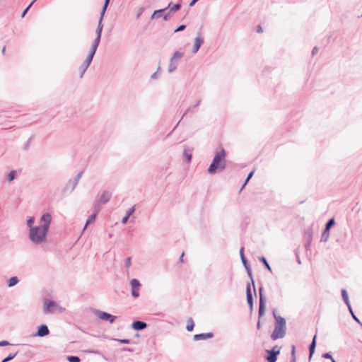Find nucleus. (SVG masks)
Returning <instances> with one entry per match:
<instances>
[{"label": "nucleus", "instance_id": "obj_1", "mask_svg": "<svg viewBox=\"0 0 362 362\" xmlns=\"http://www.w3.org/2000/svg\"><path fill=\"white\" fill-rule=\"evenodd\" d=\"M51 221V215L49 213L45 214L40 218V226L30 229L29 237L33 243L38 244L46 241Z\"/></svg>", "mask_w": 362, "mask_h": 362}, {"label": "nucleus", "instance_id": "obj_2", "mask_svg": "<svg viewBox=\"0 0 362 362\" xmlns=\"http://www.w3.org/2000/svg\"><path fill=\"white\" fill-rule=\"evenodd\" d=\"M226 157V152L223 148L221 151L217 152L214 158L208 168V173L209 174H214L218 170H223L226 168V161L224 160Z\"/></svg>", "mask_w": 362, "mask_h": 362}, {"label": "nucleus", "instance_id": "obj_3", "mask_svg": "<svg viewBox=\"0 0 362 362\" xmlns=\"http://www.w3.org/2000/svg\"><path fill=\"white\" fill-rule=\"evenodd\" d=\"M276 324L272 334V340L275 341L284 337L286 334V320L281 317H275Z\"/></svg>", "mask_w": 362, "mask_h": 362}, {"label": "nucleus", "instance_id": "obj_4", "mask_svg": "<svg viewBox=\"0 0 362 362\" xmlns=\"http://www.w3.org/2000/svg\"><path fill=\"white\" fill-rule=\"evenodd\" d=\"M83 171L79 172L74 179H70L65 185L62 189L63 194H71L76 187L77 186L78 181L81 178L83 175Z\"/></svg>", "mask_w": 362, "mask_h": 362}, {"label": "nucleus", "instance_id": "obj_5", "mask_svg": "<svg viewBox=\"0 0 362 362\" xmlns=\"http://www.w3.org/2000/svg\"><path fill=\"white\" fill-rule=\"evenodd\" d=\"M184 53L180 51H176L173 54L170 59L168 71L169 73H172L175 71L177 68L179 61L183 57Z\"/></svg>", "mask_w": 362, "mask_h": 362}, {"label": "nucleus", "instance_id": "obj_6", "mask_svg": "<svg viewBox=\"0 0 362 362\" xmlns=\"http://www.w3.org/2000/svg\"><path fill=\"white\" fill-rule=\"evenodd\" d=\"M62 308L58 305V304L56 302L54 301H49V300H45L44 302V313H57V312H62Z\"/></svg>", "mask_w": 362, "mask_h": 362}, {"label": "nucleus", "instance_id": "obj_7", "mask_svg": "<svg viewBox=\"0 0 362 362\" xmlns=\"http://www.w3.org/2000/svg\"><path fill=\"white\" fill-rule=\"evenodd\" d=\"M103 17H102V15H100L98 25L96 30H95L96 37L95 38V40H93V42L92 43V44L98 45V46L99 45L100 40H101V35H102V31H103Z\"/></svg>", "mask_w": 362, "mask_h": 362}, {"label": "nucleus", "instance_id": "obj_8", "mask_svg": "<svg viewBox=\"0 0 362 362\" xmlns=\"http://www.w3.org/2000/svg\"><path fill=\"white\" fill-rule=\"evenodd\" d=\"M112 193L110 190H103L100 194L98 196L97 204H106L110 200Z\"/></svg>", "mask_w": 362, "mask_h": 362}, {"label": "nucleus", "instance_id": "obj_9", "mask_svg": "<svg viewBox=\"0 0 362 362\" xmlns=\"http://www.w3.org/2000/svg\"><path fill=\"white\" fill-rule=\"evenodd\" d=\"M280 353L279 349L275 346L272 351H269V355L267 357V362H276V356Z\"/></svg>", "mask_w": 362, "mask_h": 362}, {"label": "nucleus", "instance_id": "obj_10", "mask_svg": "<svg viewBox=\"0 0 362 362\" xmlns=\"http://www.w3.org/2000/svg\"><path fill=\"white\" fill-rule=\"evenodd\" d=\"M131 286H132V293L134 297H138L139 296V288L141 286L140 283L136 279H132L131 281Z\"/></svg>", "mask_w": 362, "mask_h": 362}, {"label": "nucleus", "instance_id": "obj_11", "mask_svg": "<svg viewBox=\"0 0 362 362\" xmlns=\"http://www.w3.org/2000/svg\"><path fill=\"white\" fill-rule=\"evenodd\" d=\"M98 45L92 44L90 50L86 60L84 61V62L88 64V65L90 64V63L93 59V57L96 52V50L98 49Z\"/></svg>", "mask_w": 362, "mask_h": 362}, {"label": "nucleus", "instance_id": "obj_12", "mask_svg": "<svg viewBox=\"0 0 362 362\" xmlns=\"http://www.w3.org/2000/svg\"><path fill=\"white\" fill-rule=\"evenodd\" d=\"M204 42V38L201 36V34L200 33H199V35L195 38L194 40V47H193V53H197L201 45L203 44Z\"/></svg>", "mask_w": 362, "mask_h": 362}, {"label": "nucleus", "instance_id": "obj_13", "mask_svg": "<svg viewBox=\"0 0 362 362\" xmlns=\"http://www.w3.org/2000/svg\"><path fill=\"white\" fill-rule=\"evenodd\" d=\"M98 317L100 319L103 320H110V322L111 323H112L114 322L115 318V316H112L110 314L105 313V312H100L98 314Z\"/></svg>", "mask_w": 362, "mask_h": 362}, {"label": "nucleus", "instance_id": "obj_14", "mask_svg": "<svg viewBox=\"0 0 362 362\" xmlns=\"http://www.w3.org/2000/svg\"><path fill=\"white\" fill-rule=\"evenodd\" d=\"M170 5H172L171 3H170L168 6L165 8H163V9H159V10H156L155 11L153 14L151 15V18L153 19V18H160L163 15V13H164L166 10L168 9V8L170 6Z\"/></svg>", "mask_w": 362, "mask_h": 362}, {"label": "nucleus", "instance_id": "obj_15", "mask_svg": "<svg viewBox=\"0 0 362 362\" xmlns=\"http://www.w3.org/2000/svg\"><path fill=\"white\" fill-rule=\"evenodd\" d=\"M213 337V334L212 333H206V334H195L194 336V340H202V339H209V338H211Z\"/></svg>", "mask_w": 362, "mask_h": 362}, {"label": "nucleus", "instance_id": "obj_16", "mask_svg": "<svg viewBox=\"0 0 362 362\" xmlns=\"http://www.w3.org/2000/svg\"><path fill=\"white\" fill-rule=\"evenodd\" d=\"M49 334V329L46 325H41L38 328L37 335L40 337H44Z\"/></svg>", "mask_w": 362, "mask_h": 362}, {"label": "nucleus", "instance_id": "obj_17", "mask_svg": "<svg viewBox=\"0 0 362 362\" xmlns=\"http://www.w3.org/2000/svg\"><path fill=\"white\" fill-rule=\"evenodd\" d=\"M146 327V324L145 322L141 321L134 322L132 325V327L136 330H141L144 329Z\"/></svg>", "mask_w": 362, "mask_h": 362}, {"label": "nucleus", "instance_id": "obj_18", "mask_svg": "<svg viewBox=\"0 0 362 362\" xmlns=\"http://www.w3.org/2000/svg\"><path fill=\"white\" fill-rule=\"evenodd\" d=\"M202 100L199 99L197 101L196 104L193 106L189 107L187 110L183 114L182 119L188 113V112H194V110L197 108L201 103Z\"/></svg>", "mask_w": 362, "mask_h": 362}, {"label": "nucleus", "instance_id": "obj_19", "mask_svg": "<svg viewBox=\"0 0 362 362\" xmlns=\"http://www.w3.org/2000/svg\"><path fill=\"white\" fill-rule=\"evenodd\" d=\"M265 308H264V302L262 297H260L259 300V318L260 319L264 314Z\"/></svg>", "mask_w": 362, "mask_h": 362}, {"label": "nucleus", "instance_id": "obj_20", "mask_svg": "<svg viewBox=\"0 0 362 362\" xmlns=\"http://www.w3.org/2000/svg\"><path fill=\"white\" fill-rule=\"evenodd\" d=\"M334 224V218H332V219H330V220L328 221V223H327V226H326L325 231V233H324V234H323V235H322V238H324L325 235H327V237H328V235H329V233H328V231H329V228H331Z\"/></svg>", "mask_w": 362, "mask_h": 362}, {"label": "nucleus", "instance_id": "obj_21", "mask_svg": "<svg viewBox=\"0 0 362 362\" xmlns=\"http://www.w3.org/2000/svg\"><path fill=\"white\" fill-rule=\"evenodd\" d=\"M90 65H88V64L85 63L84 62L83 64L79 66V71H80V77L82 78L83 74H85L86 71Z\"/></svg>", "mask_w": 362, "mask_h": 362}, {"label": "nucleus", "instance_id": "obj_22", "mask_svg": "<svg viewBox=\"0 0 362 362\" xmlns=\"http://www.w3.org/2000/svg\"><path fill=\"white\" fill-rule=\"evenodd\" d=\"M316 337L317 336L315 335L314 337H313V340L310 346V358L312 357L313 353H314V351H315V344H316Z\"/></svg>", "mask_w": 362, "mask_h": 362}, {"label": "nucleus", "instance_id": "obj_23", "mask_svg": "<svg viewBox=\"0 0 362 362\" xmlns=\"http://www.w3.org/2000/svg\"><path fill=\"white\" fill-rule=\"evenodd\" d=\"M194 326V321L192 320V318H190L187 321L186 329H187V331L191 332V331L193 330Z\"/></svg>", "mask_w": 362, "mask_h": 362}, {"label": "nucleus", "instance_id": "obj_24", "mask_svg": "<svg viewBox=\"0 0 362 362\" xmlns=\"http://www.w3.org/2000/svg\"><path fill=\"white\" fill-rule=\"evenodd\" d=\"M181 8L180 4H175L173 6H171L168 8H170V12H176L179 11Z\"/></svg>", "mask_w": 362, "mask_h": 362}, {"label": "nucleus", "instance_id": "obj_25", "mask_svg": "<svg viewBox=\"0 0 362 362\" xmlns=\"http://www.w3.org/2000/svg\"><path fill=\"white\" fill-rule=\"evenodd\" d=\"M134 211V207L133 206V207H132V208L129 209V212H128L127 215V216H125L122 218V223H123V224H125V223H127V220H128V218H129V216H130V215H131Z\"/></svg>", "mask_w": 362, "mask_h": 362}, {"label": "nucleus", "instance_id": "obj_26", "mask_svg": "<svg viewBox=\"0 0 362 362\" xmlns=\"http://www.w3.org/2000/svg\"><path fill=\"white\" fill-rule=\"evenodd\" d=\"M18 282V278L16 276L11 277L8 281V286L11 287L17 284Z\"/></svg>", "mask_w": 362, "mask_h": 362}, {"label": "nucleus", "instance_id": "obj_27", "mask_svg": "<svg viewBox=\"0 0 362 362\" xmlns=\"http://www.w3.org/2000/svg\"><path fill=\"white\" fill-rule=\"evenodd\" d=\"M247 299L248 303L250 305H252V295H251V293H250V288L249 286L247 288Z\"/></svg>", "mask_w": 362, "mask_h": 362}, {"label": "nucleus", "instance_id": "obj_28", "mask_svg": "<svg viewBox=\"0 0 362 362\" xmlns=\"http://www.w3.org/2000/svg\"><path fill=\"white\" fill-rule=\"evenodd\" d=\"M16 175V172L15 170H11L7 176L8 181L11 182L12 181Z\"/></svg>", "mask_w": 362, "mask_h": 362}, {"label": "nucleus", "instance_id": "obj_29", "mask_svg": "<svg viewBox=\"0 0 362 362\" xmlns=\"http://www.w3.org/2000/svg\"><path fill=\"white\" fill-rule=\"evenodd\" d=\"M95 216H96V215H95V214H94L91 215V216L88 218V220H87V221H86V226H85V227H84V229L87 227V226H88V224H90V223H93V222L95 221Z\"/></svg>", "mask_w": 362, "mask_h": 362}, {"label": "nucleus", "instance_id": "obj_30", "mask_svg": "<svg viewBox=\"0 0 362 362\" xmlns=\"http://www.w3.org/2000/svg\"><path fill=\"white\" fill-rule=\"evenodd\" d=\"M109 3H110V0H105V3H104V6L103 7V9L100 12V15H102V17L104 16V14L105 13V11L109 5Z\"/></svg>", "mask_w": 362, "mask_h": 362}, {"label": "nucleus", "instance_id": "obj_31", "mask_svg": "<svg viewBox=\"0 0 362 362\" xmlns=\"http://www.w3.org/2000/svg\"><path fill=\"white\" fill-rule=\"evenodd\" d=\"M17 353L14 354H10L8 357L2 360V362H8V361L13 359L16 356Z\"/></svg>", "mask_w": 362, "mask_h": 362}, {"label": "nucleus", "instance_id": "obj_32", "mask_svg": "<svg viewBox=\"0 0 362 362\" xmlns=\"http://www.w3.org/2000/svg\"><path fill=\"white\" fill-rule=\"evenodd\" d=\"M184 156L186 158L187 161H190L192 159V154L190 153H188L186 150L183 152Z\"/></svg>", "mask_w": 362, "mask_h": 362}, {"label": "nucleus", "instance_id": "obj_33", "mask_svg": "<svg viewBox=\"0 0 362 362\" xmlns=\"http://www.w3.org/2000/svg\"><path fill=\"white\" fill-rule=\"evenodd\" d=\"M34 221H35L34 217H30V218H28V221H27V224H28V226H29L30 229L31 228H33V227H34V226H33V223H34Z\"/></svg>", "mask_w": 362, "mask_h": 362}, {"label": "nucleus", "instance_id": "obj_34", "mask_svg": "<svg viewBox=\"0 0 362 362\" xmlns=\"http://www.w3.org/2000/svg\"><path fill=\"white\" fill-rule=\"evenodd\" d=\"M68 360L69 362H80V358L77 356H69Z\"/></svg>", "mask_w": 362, "mask_h": 362}, {"label": "nucleus", "instance_id": "obj_35", "mask_svg": "<svg viewBox=\"0 0 362 362\" xmlns=\"http://www.w3.org/2000/svg\"><path fill=\"white\" fill-rule=\"evenodd\" d=\"M342 297L344 300V301L348 303V301H349V297H348V294H347V292L345 291V290H342Z\"/></svg>", "mask_w": 362, "mask_h": 362}, {"label": "nucleus", "instance_id": "obj_36", "mask_svg": "<svg viewBox=\"0 0 362 362\" xmlns=\"http://www.w3.org/2000/svg\"><path fill=\"white\" fill-rule=\"evenodd\" d=\"M36 0H33L28 6V7L24 10V11L22 13V17H24L25 13L28 12L29 8L33 6V4L35 3Z\"/></svg>", "mask_w": 362, "mask_h": 362}, {"label": "nucleus", "instance_id": "obj_37", "mask_svg": "<svg viewBox=\"0 0 362 362\" xmlns=\"http://www.w3.org/2000/svg\"><path fill=\"white\" fill-rule=\"evenodd\" d=\"M253 174H254V171H251V172L248 174V175H247V178H246V180H245V183H244V185H243V187H245V185L247 184V182L249 181V180L252 177Z\"/></svg>", "mask_w": 362, "mask_h": 362}, {"label": "nucleus", "instance_id": "obj_38", "mask_svg": "<svg viewBox=\"0 0 362 362\" xmlns=\"http://www.w3.org/2000/svg\"><path fill=\"white\" fill-rule=\"evenodd\" d=\"M186 28V25H180V26H178L175 30V33H177V32H180V31H182L185 29Z\"/></svg>", "mask_w": 362, "mask_h": 362}, {"label": "nucleus", "instance_id": "obj_39", "mask_svg": "<svg viewBox=\"0 0 362 362\" xmlns=\"http://www.w3.org/2000/svg\"><path fill=\"white\" fill-rule=\"evenodd\" d=\"M144 8L143 7H141L138 12H137V14H136V18H139V17L141 16V15L142 14V13L144 12Z\"/></svg>", "mask_w": 362, "mask_h": 362}, {"label": "nucleus", "instance_id": "obj_40", "mask_svg": "<svg viewBox=\"0 0 362 362\" xmlns=\"http://www.w3.org/2000/svg\"><path fill=\"white\" fill-rule=\"evenodd\" d=\"M261 260L264 262V264H265V266L267 267V268H268L269 270H271V268L269 265V264L267 263L266 259L264 257H262L261 258Z\"/></svg>", "mask_w": 362, "mask_h": 362}, {"label": "nucleus", "instance_id": "obj_41", "mask_svg": "<svg viewBox=\"0 0 362 362\" xmlns=\"http://www.w3.org/2000/svg\"><path fill=\"white\" fill-rule=\"evenodd\" d=\"M118 341L122 344H129L130 342L129 339H119Z\"/></svg>", "mask_w": 362, "mask_h": 362}, {"label": "nucleus", "instance_id": "obj_42", "mask_svg": "<svg viewBox=\"0 0 362 362\" xmlns=\"http://www.w3.org/2000/svg\"><path fill=\"white\" fill-rule=\"evenodd\" d=\"M323 357L325 358H328V359H330V360L332 358V356L329 354H328V353L324 354H323Z\"/></svg>", "mask_w": 362, "mask_h": 362}, {"label": "nucleus", "instance_id": "obj_43", "mask_svg": "<svg viewBox=\"0 0 362 362\" xmlns=\"http://www.w3.org/2000/svg\"><path fill=\"white\" fill-rule=\"evenodd\" d=\"M8 344H9V343L7 341H0V346H6Z\"/></svg>", "mask_w": 362, "mask_h": 362}, {"label": "nucleus", "instance_id": "obj_44", "mask_svg": "<svg viewBox=\"0 0 362 362\" xmlns=\"http://www.w3.org/2000/svg\"><path fill=\"white\" fill-rule=\"evenodd\" d=\"M318 52V48L317 47H315L312 50V55H315Z\"/></svg>", "mask_w": 362, "mask_h": 362}, {"label": "nucleus", "instance_id": "obj_45", "mask_svg": "<svg viewBox=\"0 0 362 362\" xmlns=\"http://www.w3.org/2000/svg\"><path fill=\"white\" fill-rule=\"evenodd\" d=\"M130 265H131V258H130V257H129V258L127 259V261H126V266H127V267L128 268V267H130Z\"/></svg>", "mask_w": 362, "mask_h": 362}, {"label": "nucleus", "instance_id": "obj_46", "mask_svg": "<svg viewBox=\"0 0 362 362\" xmlns=\"http://www.w3.org/2000/svg\"><path fill=\"white\" fill-rule=\"evenodd\" d=\"M199 0H192L191 2L189 3V6H193Z\"/></svg>", "mask_w": 362, "mask_h": 362}, {"label": "nucleus", "instance_id": "obj_47", "mask_svg": "<svg viewBox=\"0 0 362 362\" xmlns=\"http://www.w3.org/2000/svg\"><path fill=\"white\" fill-rule=\"evenodd\" d=\"M158 78V73L157 72H155L153 73L152 75H151V78L152 79H156Z\"/></svg>", "mask_w": 362, "mask_h": 362}, {"label": "nucleus", "instance_id": "obj_48", "mask_svg": "<svg viewBox=\"0 0 362 362\" xmlns=\"http://www.w3.org/2000/svg\"><path fill=\"white\" fill-rule=\"evenodd\" d=\"M263 31V29L261 25H258L257 27V33H262Z\"/></svg>", "mask_w": 362, "mask_h": 362}, {"label": "nucleus", "instance_id": "obj_49", "mask_svg": "<svg viewBox=\"0 0 362 362\" xmlns=\"http://www.w3.org/2000/svg\"><path fill=\"white\" fill-rule=\"evenodd\" d=\"M257 327L258 329H259L261 328V322H260L259 320V321L257 322Z\"/></svg>", "mask_w": 362, "mask_h": 362}, {"label": "nucleus", "instance_id": "obj_50", "mask_svg": "<svg viewBox=\"0 0 362 362\" xmlns=\"http://www.w3.org/2000/svg\"><path fill=\"white\" fill-rule=\"evenodd\" d=\"M163 19H164L165 21H168V14H165V15H164V16H163Z\"/></svg>", "mask_w": 362, "mask_h": 362}, {"label": "nucleus", "instance_id": "obj_51", "mask_svg": "<svg viewBox=\"0 0 362 362\" xmlns=\"http://www.w3.org/2000/svg\"><path fill=\"white\" fill-rule=\"evenodd\" d=\"M5 52H6V47H4L2 48L1 53H2L3 54H5Z\"/></svg>", "mask_w": 362, "mask_h": 362}, {"label": "nucleus", "instance_id": "obj_52", "mask_svg": "<svg viewBox=\"0 0 362 362\" xmlns=\"http://www.w3.org/2000/svg\"><path fill=\"white\" fill-rule=\"evenodd\" d=\"M295 349H295V346H293V347H292V354H293V356H294V354H295Z\"/></svg>", "mask_w": 362, "mask_h": 362}, {"label": "nucleus", "instance_id": "obj_53", "mask_svg": "<svg viewBox=\"0 0 362 362\" xmlns=\"http://www.w3.org/2000/svg\"><path fill=\"white\" fill-rule=\"evenodd\" d=\"M331 361L332 362H336V361L333 358L331 359Z\"/></svg>", "mask_w": 362, "mask_h": 362}, {"label": "nucleus", "instance_id": "obj_54", "mask_svg": "<svg viewBox=\"0 0 362 362\" xmlns=\"http://www.w3.org/2000/svg\"><path fill=\"white\" fill-rule=\"evenodd\" d=\"M184 254L182 253L181 255V259H183Z\"/></svg>", "mask_w": 362, "mask_h": 362}]
</instances>
